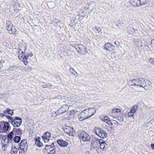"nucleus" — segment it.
I'll use <instances>...</instances> for the list:
<instances>
[{"label":"nucleus","instance_id":"nucleus-56","mask_svg":"<svg viewBox=\"0 0 154 154\" xmlns=\"http://www.w3.org/2000/svg\"><path fill=\"white\" fill-rule=\"evenodd\" d=\"M4 138V137H3L2 138V139H3Z\"/></svg>","mask_w":154,"mask_h":154},{"label":"nucleus","instance_id":"nucleus-25","mask_svg":"<svg viewBox=\"0 0 154 154\" xmlns=\"http://www.w3.org/2000/svg\"><path fill=\"white\" fill-rule=\"evenodd\" d=\"M147 0H139V3L140 6H142L147 3Z\"/></svg>","mask_w":154,"mask_h":154},{"label":"nucleus","instance_id":"nucleus-15","mask_svg":"<svg viewBox=\"0 0 154 154\" xmlns=\"http://www.w3.org/2000/svg\"><path fill=\"white\" fill-rule=\"evenodd\" d=\"M19 69L18 66L15 65L10 66L8 69V70L9 71H17Z\"/></svg>","mask_w":154,"mask_h":154},{"label":"nucleus","instance_id":"nucleus-2","mask_svg":"<svg viewBox=\"0 0 154 154\" xmlns=\"http://www.w3.org/2000/svg\"><path fill=\"white\" fill-rule=\"evenodd\" d=\"M96 110L94 108H90L82 111L78 116L79 121H82L94 115Z\"/></svg>","mask_w":154,"mask_h":154},{"label":"nucleus","instance_id":"nucleus-12","mask_svg":"<svg viewBox=\"0 0 154 154\" xmlns=\"http://www.w3.org/2000/svg\"><path fill=\"white\" fill-rule=\"evenodd\" d=\"M57 142L58 144L62 147H66L68 144V143L67 141L61 139L58 140Z\"/></svg>","mask_w":154,"mask_h":154},{"label":"nucleus","instance_id":"nucleus-40","mask_svg":"<svg viewBox=\"0 0 154 154\" xmlns=\"http://www.w3.org/2000/svg\"><path fill=\"white\" fill-rule=\"evenodd\" d=\"M134 113L130 111V112L128 113V115L129 117H133L134 116Z\"/></svg>","mask_w":154,"mask_h":154},{"label":"nucleus","instance_id":"nucleus-16","mask_svg":"<svg viewBox=\"0 0 154 154\" xmlns=\"http://www.w3.org/2000/svg\"><path fill=\"white\" fill-rule=\"evenodd\" d=\"M14 134L13 131H11L7 135L8 143H10L11 141V140L13 137Z\"/></svg>","mask_w":154,"mask_h":154},{"label":"nucleus","instance_id":"nucleus-10","mask_svg":"<svg viewBox=\"0 0 154 154\" xmlns=\"http://www.w3.org/2000/svg\"><path fill=\"white\" fill-rule=\"evenodd\" d=\"M1 123L2 124V126H3L2 131V132L6 131L8 130L9 128L10 124L8 122L2 121H1Z\"/></svg>","mask_w":154,"mask_h":154},{"label":"nucleus","instance_id":"nucleus-19","mask_svg":"<svg viewBox=\"0 0 154 154\" xmlns=\"http://www.w3.org/2000/svg\"><path fill=\"white\" fill-rule=\"evenodd\" d=\"M51 137V133L48 132L47 131L45 132L42 136V137H45V138H49Z\"/></svg>","mask_w":154,"mask_h":154},{"label":"nucleus","instance_id":"nucleus-26","mask_svg":"<svg viewBox=\"0 0 154 154\" xmlns=\"http://www.w3.org/2000/svg\"><path fill=\"white\" fill-rule=\"evenodd\" d=\"M121 111V110L119 108H115L112 109V112L113 113H116Z\"/></svg>","mask_w":154,"mask_h":154},{"label":"nucleus","instance_id":"nucleus-4","mask_svg":"<svg viewBox=\"0 0 154 154\" xmlns=\"http://www.w3.org/2000/svg\"><path fill=\"white\" fill-rule=\"evenodd\" d=\"M6 27L10 34H14L16 32V30L14 26H13L11 22L9 20H7L6 22Z\"/></svg>","mask_w":154,"mask_h":154},{"label":"nucleus","instance_id":"nucleus-3","mask_svg":"<svg viewBox=\"0 0 154 154\" xmlns=\"http://www.w3.org/2000/svg\"><path fill=\"white\" fill-rule=\"evenodd\" d=\"M93 132L102 138H105L107 136V134L106 131L101 128L96 127L94 129Z\"/></svg>","mask_w":154,"mask_h":154},{"label":"nucleus","instance_id":"nucleus-57","mask_svg":"<svg viewBox=\"0 0 154 154\" xmlns=\"http://www.w3.org/2000/svg\"><path fill=\"white\" fill-rule=\"evenodd\" d=\"M76 74H77V73L76 72Z\"/></svg>","mask_w":154,"mask_h":154},{"label":"nucleus","instance_id":"nucleus-31","mask_svg":"<svg viewBox=\"0 0 154 154\" xmlns=\"http://www.w3.org/2000/svg\"><path fill=\"white\" fill-rule=\"evenodd\" d=\"M54 146V142H53V143L51 144L50 145H45V147L44 148L45 149H48V148H47V147H50V148H52Z\"/></svg>","mask_w":154,"mask_h":154},{"label":"nucleus","instance_id":"nucleus-51","mask_svg":"<svg viewBox=\"0 0 154 154\" xmlns=\"http://www.w3.org/2000/svg\"><path fill=\"white\" fill-rule=\"evenodd\" d=\"M6 137H5V139L4 140V141H5V140L6 139Z\"/></svg>","mask_w":154,"mask_h":154},{"label":"nucleus","instance_id":"nucleus-21","mask_svg":"<svg viewBox=\"0 0 154 154\" xmlns=\"http://www.w3.org/2000/svg\"><path fill=\"white\" fill-rule=\"evenodd\" d=\"M21 137L19 136H16L14 139V141L16 143H18L20 141Z\"/></svg>","mask_w":154,"mask_h":154},{"label":"nucleus","instance_id":"nucleus-9","mask_svg":"<svg viewBox=\"0 0 154 154\" xmlns=\"http://www.w3.org/2000/svg\"><path fill=\"white\" fill-rule=\"evenodd\" d=\"M75 49L77 50L79 53L82 54L84 52L83 51H85L86 48L82 44L77 45L75 46Z\"/></svg>","mask_w":154,"mask_h":154},{"label":"nucleus","instance_id":"nucleus-18","mask_svg":"<svg viewBox=\"0 0 154 154\" xmlns=\"http://www.w3.org/2000/svg\"><path fill=\"white\" fill-rule=\"evenodd\" d=\"M13 131H14L16 132L19 135H21L22 133V130L20 128L17 129L16 128H14Z\"/></svg>","mask_w":154,"mask_h":154},{"label":"nucleus","instance_id":"nucleus-46","mask_svg":"<svg viewBox=\"0 0 154 154\" xmlns=\"http://www.w3.org/2000/svg\"><path fill=\"white\" fill-rule=\"evenodd\" d=\"M2 124L1 123V122H0V129H2Z\"/></svg>","mask_w":154,"mask_h":154},{"label":"nucleus","instance_id":"nucleus-5","mask_svg":"<svg viewBox=\"0 0 154 154\" xmlns=\"http://www.w3.org/2000/svg\"><path fill=\"white\" fill-rule=\"evenodd\" d=\"M79 137L80 141L84 142L89 141L91 139L90 136L85 131L81 132L79 134Z\"/></svg>","mask_w":154,"mask_h":154},{"label":"nucleus","instance_id":"nucleus-43","mask_svg":"<svg viewBox=\"0 0 154 154\" xmlns=\"http://www.w3.org/2000/svg\"><path fill=\"white\" fill-rule=\"evenodd\" d=\"M42 86L43 87V88H47V84L43 85H42Z\"/></svg>","mask_w":154,"mask_h":154},{"label":"nucleus","instance_id":"nucleus-23","mask_svg":"<svg viewBox=\"0 0 154 154\" xmlns=\"http://www.w3.org/2000/svg\"><path fill=\"white\" fill-rule=\"evenodd\" d=\"M137 107L138 106L137 105H134V106L131 109L130 111L134 113L137 109Z\"/></svg>","mask_w":154,"mask_h":154},{"label":"nucleus","instance_id":"nucleus-53","mask_svg":"<svg viewBox=\"0 0 154 154\" xmlns=\"http://www.w3.org/2000/svg\"><path fill=\"white\" fill-rule=\"evenodd\" d=\"M115 44H116V42H115Z\"/></svg>","mask_w":154,"mask_h":154},{"label":"nucleus","instance_id":"nucleus-45","mask_svg":"<svg viewBox=\"0 0 154 154\" xmlns=\"http://www.w3.org/2000/svg\"><path fill=\"white\" fill-rule=\"evenodd\" d=\"M151 146L152 147V149H154V144H151Z\"/></svg>","mask_w":154,"mask_h":154},{"label":"nucleus","instance_id":"nucleus-22","mask_svg":"<svg viewBox=\"0 0 154 154\" xmlns=\"http://www.w3.org/2000/svg\"><path fill=\"white\" fill-rule=\"evenodd\" d=\"M28 58L24 56L22 59V61L23 62L24 64L26 66L28 64V62L27 61Z\"/></svg>","mask_w":154,"mask_h":154},{"label":"nucleus","instance_id":"nucleus-52","mask_svg":"<svg viewBox=\"0 0 154 154\" xmlns=\"http://www.w3.org/2000/svg\"><path fill=\"white\" fill-rule=\"evenodd\" d=\"M5 113H7V112H6V111H5V110L4 111V112Z\"/></svg>","mask_w":154,"mask_h":154},{"label":"nucleus","instance_id":"nucleus-7","mask_svg":"<svg viewBox=\"0 0 154 154\" xmlns=\"http://www.w3.org/2000/svg\"><path fill=\"white\" fill-rule=\"evenodd\" d=\"M20 148L24 152H25L27 151L28 148L27 143L26 140H21L20 143Z\"/></svg>","mask_w":154,"mask_h":154},{"label":"nucleus","instance_id":"nucleus-39","mask_svg":"<svg viewBox=\"0 0 154 154\" xmlns=\"http://www.w3.org/2000/svg\"><path fill=\"white\" fill-rule=\"evenodd\" d=\"M109 119H108L106 121V123L109 125H113L112 123L111 122L110 120H109Z\"/></svg>","mask_w":154,"mask_h":154},{"label":"nucleus","instance_id":"nucleus-27","mask_svg":"<svg viewBox=\"0 0 154 154\" xmlns=\"http://www.w3.org/2000/svg\"><path fill=\"white\" fill-rule=\"evenodd\" d=\"M24 52L23 51H21V54H20L19 55L18 58H19V59H21L23 57V54L25 53V50L26 49V47H25L24 46Z\"/></svg>","mask_w":154,"mask_h":154},{"label":"nucleus","instance_id":"nucleus-20","mask_svg":"<svg viewBox=\"0 0 154 154\" xmlns=\"http://www.w3.org/2000/svg\"><path fill=\"white\" fill-rule=\"evenodd\" d=\"M24 55L25 57L28 58V57L29 56H30L31 57H32V56H33V54H32V52L29 51L28 52L26 53H25L24 54Z\"/></svg>","mask_w":154,"mask_h":154},{"label":"nucleus","instance_id":"nucleus-38","mask_svg":"<svg viewBox=\"0 0 154 154\" xmlns=\"http://www.w3.org/2000/svg\"><path fill=\"white\" fill-rule=\"evenodd\" d=\"M149 62L151 63L154 65V58H151L149 59Z\"/></svg>","mask_w":154,"mask_h":154},{"label":"nucleus","instance_id":"nucleus-42","mask_svg":"<svg viewBox=\"0 0 154 154\" xmlns=\"http://www.w3.org/2000/svg\"><path fill=\"white\" fill-rule=\"evenodd\" d=\"M69 71L71 72L72 73V74L73 73V72L74 71V70L73 69L71 68L70 69Z\"/></svg>","mask_w":154,"mask_h":154},{"label":"nucleus","instance_id":"nucleus-49","mask_svg":"<svg viewBox=\"0 0 154 154\" xmlns=\"http://www.w3.org/2000/svg\"><path fill=\"white\" fill-rule=\"evenodd\" d=\"M115 122H116V124L117 125H118L119 123L118 122L116 121H114Z\"/></svg>","mask_w":154,"mask_h":154},{"label":"nucleus","instance_id":"nucleus-48","mask_svg":"<svg viewBox=\"0 0 154 154\" xmlns=\"http://www.w3.org/2000/svg\"><path fill=\"white\" fill-rule=\"evenodd\" d=\"M8 146V145H7V144H6V145H4V146H2V147H4V149H5V146H6H6Z\"/></svg>","mask_w":154,"mask_h":154},{"label":"nucleus","instance_id":"nucleus-14","mask_svg":"<svg viewBox=\"0 0 154 154\" xmlns=\"http://www.w3.org/2000/svg\"><path fill=\"white\" fill-rule=\"evenodd\" d=\"M130 4L133 7H139L140 5L139 0H130Z\"/></svg>","mask_w":154,"mask_h":154},{"label":"nucleus","instance_id":"nucleus-35","mask_svg":"<svg viewBox=\"0 0 154 154\" xmlns=\"http://www.w3.org/2000/svg\"><path fill=\"white\" fill-rule=\"evenodd\" d=\"M55 150L54 149H52L50 151L48 152V154H55Z\"/></svg>","mask_w":154,"mask_h":154},{"label":"nucleus","instance_id":"nucleus-34","mask_svg":"<svg viewBox=\"0 0 154 154\" xmlns=\"http://www.w3.org/2000/svg\"><path fill=\"white\" fill-rule=\"evenodd\" d=\"M137 43V45L138 47H141L142 46V42L140 41H138Z\"/></svg>","mask_w":154,"mask_h":154},{"label":"nucleus","instance_id":"nucleus-1","mask_svg":"<svg viewBox=\"0 0 154 154\" xmlns=\"http://www.w3.org/2000/svg\"><path fill=\"white\" fill-rule=\"evenodd\" d=\"M131 82L132 85H135L137 88L142 87L146 90H147V87L150 86L152 84L149 80L141 78L134 79Z\"/></svg>","mask_w":154,"mask_h":154},{"label":"nucleus","instance_id":"nucleus-50","mask_svg":"<svg viewBox=\"0 0 154 154\" xmlns=\"http://www.w3.org/2000/svg\"><path fill=\"white\" fill-rule=\"evenodd\" d=\"M2 136L1 134H0V139L1 138Z\"/></svg>","mask_w":154,"mask_h":154},{"label":"nucleus","instance_id":"nucleus-28","mask_svg":"<svg viewBox=\"0 0 154 154\" xmlns=\"http://www.w3.org/2000/svg\"><path fill=\"white\" fill-rule=\"evenodd\" d=\"M76 111L75 109L71 110L69 112H68L67 113L68 114V115L74 114L75 112H76Z\"/></svg>","mask_w":154,"mask_h":154},{"label":"nucleus","instance_id":"nucleus-33","mask_svg":"<svg viewBox=\"0 0 154 154\" xmlns=\"http://www.w3.org/2000/svg\"><path fill=\"white\" fill-rule=\"evenodd\" d=\"M32 68L31 66H27V67H25L24 70L26 71H27L28 70L31 71L32 70Z\"/></svg>","mask_w":154,"mask_h":154},{"label":"nucleus","instance_id":"nucleus-29","mask_svg":"<svg viewBox=\"0 0 154 154\" xmlns=\"http://www.w3.org/2000/svg\"><path fill=\"white\" fill-rule=\"evenodd\" d=\"M36 144L38 147H40L43 145L42 143L39 140H36Z\"/></svg>","mask_w":154,"mask_h":154},{"label":"nucleus","instance_id":"nucleus-11","mask_svg":"<svg viewBox=\"0 0 154 154\" xmlns=\"http://www.w3.org/2000/svg\"><path fill=\"white\" fill-rule=\"evenodd\" d=\"M64 131L70 136H73L75 134V131L72 127H68Z\"/></svg>","mask_w":154,"mask_h":154},{"label":"nucleus","instance_id":"nucleus-41","mask_svg":"<svg viewBox=\"0 0 154 154\" xmlns=\"http://www.w3.org/2000/svg\"><path fill=\"white\" fill-rule=\"evenodd\" d=\"M47 88H51V87L52 86V85L51 84L49 83L48 84H47Z\"/></svg>","mask_w":154,"mask_h":154},{"label":"nucleus","instance_id":"nucleus-24","mask_svg":"<svg viewBox=\"0 0 154 154\" xmlns=\"http://www.w3.org/2000/svg\"><path fill=\"white\" fill-rule=\"evenodd\" d=\"M100 119L102 121L106 122L108 119H109V117L106 116H102L100 117Z\"/></svg>","mask_w":154,"mask_h":154},{"label":"nucleus","instance_id":"nucleus-13","mask_svg":"<svg viewBox=\"0 0 154 154\" xmlns=\"http://www.w3.org/2000/svg\"><path fill=\"white\" fill-rule=\"evenodd\" d=\"M104 48L105 49L110 51H111V49H112V50H113L114 48H115V46L112 45L110 43L107 42L104 45Z\"/></svg>","mask_w":154,"mask_h":154},{"label":"nucleus","instance_id":"nucleus-54","mask_svg":"<svg viewBox=\"0 0 154 154\" xmlns=\"http://www.w3.org/2000/svg\"><path fill=\"white\" fill-rule=\"evenodd\" d=\"M1 129H0V133H1Z\"/></svg>","mask_w":154,"mask_h":154},{"label":"nucleus","instance_id":"nucleus-30","mask_svg":"<svg viewBox=\"0 0 154 154\" xmlns=\"http://www.w3.org/2000/svg\"><path fill=\"white\" fill-rule=\"evenodd\" d=\"M5 111H6V112H7V113L8 114H10L11 115H13V112L12 110H11V109H7L6 110H5Z\"/></svg>","mask_w":154,"mask_h":154},{"label":"nucleus","instance_id":"nucleus-37","mask_svg":"<svg viewBox=\"0 0 154 154\" xmlns=\"http://www.w3.org/2000/svg\"><path fill=\"white\" fill-rule=\"evenodd\" d=\"M42 138L45 143H47L49 141V138H45V137H42Z\"/></svg>","mask_w":154,"mask_h":154},{"label":"nucleus","instance_id":"nucleus-6","mask_svg":"<svg viewBox=\"0 0 154 154\" xmlns=\"http://www.w3.org/2000/svg\"><path fill=\"white\" fill-rule=\"evenodd\" d=\"M69 107L67 105H63L57 111L55 112L57 115L62 114L66 112L68 110Z\"/></svg>","mask_w":154,"mask_h":154},{"label":"nucleus","instance_id":"nucleus-8","mask_svg":"<svg viewBox=\"0 0 154 154\" xmlns=\"http://www.w3.org/2000/svg\"><path fill=\"white\" fill-rule=\"evenodd\" d=\"M22 119L21 118L16 116L14 119V120L12 124V125L14 127H18L20 126L22 123Z\"/></svg>","mask_w":154,"mask_h":154},{"label":"nucleus","instance_id":"nucleus-17","mask_svg":"<svg viewBox=\"0 0 154 154\" xmlns=\"http://www.w3.org/2000/svg\"><path fill=\"white\" fill-rule=\"evenodd\" d=\"M100 148L102 149L103 150H105V145L106 144L104 141H103V140H102L101 141L100 140Z\"/></svg>","mask_w":154,"mask_h":154},{"label":"nucleus","instance_id":"nucleus-55","mask_svg":"<svg viewBox=\"0 0 154 154\" xmlns=\"http://www.w3.org/2000/svg\"><path fill=\"white\" fill-rule=\"evenodd\" d=\"M21 50H20V51H19V52H20V51H21Z\"/></svg>","mask_w":154,"mask_h":154},{"label":"nucleus","instance_id":"nucleus-44","mask_svg":"<svg viewBox=\"0 0 154 154\" xmlns=\"http://www.w3.org/2000/svg\"><path fill=\"white\" fill-rule=\"evenodd\" d=\"M6 117L8 119H10V118H11V116H9V115L6 116Z\"/></svg>","mask_w":154,"mask_h":154},{"label":"nucleus","instance_id":"nucleus-36","mask_svg":"<svg viewBox=\"0 0 154 154\" xmlns=\"http://www.w3.org/2000/svg\"><path fill=\"white\" fill-rule=\"evenodd\" d=\"M14 120V119H13L12 117H11L10 119H8V121L12 125V124H13Z\"/></svg>","mask_w":154,"mask_h":154},{"label":"nucleus","instance_id":"nucleus-32","mask_svg":"<svg viewBox=\"0 0 154 154\" xmlns=\"http://www.w3.org/2000/svg\"><path fill=\"white\" fill-rule=\"evenodd\" d=\"M95 32H97L99 33L100 32L101 30V29L100 27H95Z\"/></svg>","mask_w":154,"mask_h":154},{"label":"nucleus","instance_id":"nucleus-47","mask_svg":"<svg viewBox=\"0 0 154 154\" xmlns=\"http://www.w3.org/2000/svg\"><path fill=\"white\" fill-rule=\"evenodd\" d=\"M2 66V63L0 62V68H1Z\"/></svg>","mask_w":154,"mask_h":154}]
</instances>
